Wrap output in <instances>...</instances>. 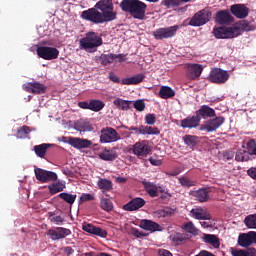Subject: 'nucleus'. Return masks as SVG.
<instances>
[{"mask_svg":"<svg viewBox=\"0 0 256 256\" xmlns=\"http://www.w3.org/2000/svg\"><path fill=\"white\" fill-rule=\"evenodd\" d=\"M134 109H136V111H145V101L143 100H137L136 102H134Z\"/></svg>","mask_w":256,"mask_h":256,"instance_id":"nucleus-55","label":"nucleus"},{"mask_svg":"<svg viewBox=\"0 0 256 256\" xmlns=\"http://www.w3.org/2000/svg\"><path fill=\"white\" fill-rule=\"evenodd\" d=\"M225 123V117L223 116H215V118H210L202 125H200L199 131H207V133H215L217 129L221 127Z\"/></svg>","mask_w":256,"mask_h":256,"instance_id":"nucleus-6","label":"nucleus"},{"mask_svg":"<svg viewBox=\"0 0 256 256\" xmlns=\"http://www.w3.org/2000/svg\"><path fill=\"white\" fill-rule=\"evenodd\" d=\"M208 81L216 85H223V83L229 81V72L221 68H213L208 76Z\"/></svg>","mask_w":256,"mask_h":256,"instance_id":"nucleus-9","label":"nucleus"},{"mask_svg":"<svg viewBox=\"0 0 256 256\" xmlns=\"http://www.w3.org/2000/svg\"><path fill=\"white\" fill-rule=\"evenodd\" d=\"M119 6L124 13H129L133 19H138L139 21L145 19L147 4L141 0H122Z\"/></svg>","mask_w":256,"mask_h":256,"instance_id":"nucleus-2","label":"nucleus"},{"mask_svg":"<svg viewBox=\"0 0 256 256\" xmlns=\"http://www.w3.org/2000/svg\"><path fill=\"white\" fill-rule=\"evenodd\" d=\"M101 45H103V38L96 32H87L85 37L80 39V49L87 53H95Z\"/></svg>","mask_w":256,"mask_h":256,"instance_id":"nucleus-3","label":"nucleus"},{"mask_svg":"<svg viewBox=\"0 0 256 256\" xmlns=\"http://www.w3.org/2000/svg\"><path fill=\"white\" fill-rule=\"evenodd\" d=\"M145 79V74H136L129 78H123L121 80L122 85H139V83H143Z\"/></svg>","mask_w":256,"mask_h":256,"instance_id":"nucleus-26","label":"nucleus"},{"mask_svg":"<svg viewBox=\"0 0 256 256\" xmlns=\"http://www.w3.org/2000/svg\"><path fill=\"white\" fill-rule=\"evenodd\" d=\"M230 11L237 19L249 17V8L245 4H233L230 6Z\"/></svg>","mask_w":256,"mask_h":256,"instance_id":"nucleus-15","label":"nucleus"},{"mask_svg":"<svg viewBox=\"0 0 256 256\" xmlns=\"http://www.w3.org/2000/svg\"><path fill=\"white\" fill-rule=\"evenodd\" d=\"M109 79H110V81H112L113 83H121V78H119V76H117V74L110 73V74H109Z\"/></svg>","mask_w":256,"mask_h":256,"instance_id":"nucleus-61","label":"nucleus"},{"mask_svg":"<svg viewBox=\"0 0 256 256\" xmlns=\"http://www.w3.org/2000/svg\"><path fill=\"white\" fill-rule=\"evenodd\" d=\"M156 122H157V117L155 116V114H147L145 116V123L147 125H155Z\"/></svg>","mask_w":256,"mask_h":256,"instance_id":"nucleus-54","label":"nucleus"},{"mask_svg":"<svg viewBox=\"0 0 256 256\" xmlns=\"http://www.w3.org/2000/svg\"><path fill=\"white\" fill-rule=\"evenodd\" d=\"M215 21L218 25H231L234 19L229 10H220L215 15Z\"/></svg>","mask_w":256,"mask_h":256,"instance_id":"nucleus-16","label":"nucleus"},{"mask_svg":"<svg viewBox=\"0 0 256 256\" xmlns=\"http://www.w3.org/2000/svg\"><path fill=\"white\" fill-rule=\"evenodd\" d=\"M29 133H31L29 126H22L18 129L16 137L17 139H27Z\"/></svg>","mask_w":256,"mask_h":256,"instance_id":"nucleus-44","label":"nucleus"},{"mask_svg":"<svg viewBox=\"0 0 256 256\" xmlns=\"http://www.w3.org/2000/svg\"><path fill=\"white\" fill-rule=\"evenodd\" d=\"M100 207L103 211H113V202L107 198H102L100 201Z\"/></svg>","mask_w":256,"mask_h":256,"instance_id":"nucleus-47","label":"nucleus"},{"mask_svg":"<svg viewBox=\"0 0 256 256\" xmlns=\"http://www.w3.org/2000/svg\"><path fill=\"white\" fill-rule=\"evenodd\" d=\"M65 182L58 181L50 184L48 186L50 195H57V193H61V191L65 190Z\"/></svg>","mask_w":256,"mask_h":256,"instance_id":"nucleus-33","label":"nucleus"},{"mask_svg":"<svg viewBox=\"0 0 256 256\" xmlns=\"http://www.w3.org/2000/svg\"><path fill=\"white\" fill-rule=\"evenodd\" d=\"M85 21H90L95 25L109 23L117 19L113 0H100L95 4V8H89L81 13Z\"/></svg>","mask_w":256,"mask_h":256,"instance_id":"nucleus-1","label":"nucleus"},{"mask_svg":"<svg viewBox=\"0 0 256 256\" xmlns=\"http://www.w3.org/2000/svg\"><path fill=\"white\" fill-rule=\"evenodd\" d=\"M155 217L161 219V217H171L173 215V210L169 208L160 209L154 212Z\"/></svg>","mask_w":256,"mask_h":256,"instance_id":"nucleus-48","label":"nucleus"},{"mask_svg":"<svg viewBox=\"0 0 256 256\" xmlns=\"http://www.w3.org/2000/svg\"><path fill=\"white\" fill-rule=\"evenodd\" d=\"M158 256H173L169 250L158 249Z\"/></svg>","mask_w":256,"mask_h":256,"instance_id":"nucleus-62","label":"nucleus"},{"mask_svg":"<svg viewBox=\"0 0 256 256\" xmlns=\"http://www.w3.org/2000/svg\"><path fill=\"white\" fill-rule=\"evenodd\" d=\"M50 147H53V144L43 143L35 145L33 151L35 152L37 157H40V159H45V156L47 155V150L50 149Z\"/></svg>","mask_w":256,"mask_h":256,"instance_id":"nucleus-27","label":"nucleus"},{"mask_svg":"<svg viewBox=\"0 0 256 256\" xmlns=\"http://www.w3.org/2000/svg\"><path fill=\"white\" fill-rule=\"evenodd\" d=\"M209 193H211L210 188H200L190 192V195L194 197L199 203H207L209 201Z\"/></svg>","mask_w":256,"mask_h":256,"instance_id":"nucleus-20","label":"nucleus"},{"mask_svg":"<svg viewBox=\"0 0 256 256\" xmlns=\"http://www.w3.org/2000/svg\"><path fill=\"white\" fill-rule=\"evenodd\" d=\"M87 201H95V196L93 194L83 193L80 196L79 203H87Z\"/></svg>","mask_w":256,"mask_h":256,"instance_id":"nucleus-53","label":"nucleus"},{"mask_svg":"<svg viewBox=\"0 0 256 256\" xmlns=\"http://www.w3.org/2000/svg\"><path fill=\"white\" fill-rule=\"evenodd\" d=\"M97 185L99 189L102 190V193L113 190V182L109 179L100 178L97 182Z\"/></svg>","mask_w":256,"mask_h":256,"instance_id":"nucleus-36","label":"nucleus"},{"mask_svg":"<svg viewBox=\"0 0 256 256\" xmlns=\"http://www.w3.org/2000/svg\"><path fill=\"white\" fill-rule=\"evenodd\" d=\"M196 115L201 119H213V117H217V113H215V109L209 107L208 105H202L199 110L196 111Z\"/></svg>","mask_w":256,"mask_h":256,"instance_id":"nucleus-22","label":"nucleus"},{"mask_svg":"<svg viewBox=\"0 0 256 256\" xmlns=\"http://www.w3.org/2000/svg\"><path fill=\"white\" fill-rule=\"evenodd\" d=\"M34 175L37 181L40 183H55V181L59 179L57 173L45 170L43 168H37V166H34Z\"/></svg>","mask_w":256,"mask_h":256,"instance_id":"nucleus-5","label":"nucleus"},{"mask_svg":"<svg viewBox=\"0 0 256 256\" xmlns=\"http://www.w3.org/2000/svg\"><path fill=\"white\" fill-rule=\"evenodd\" d=\"M132 235L134 237H137V239H141L143 237H147V235L145 233L139 231V229H137V228H133L132 229Z\"/></svg>","mask_w":256,"mask_h":256,"instance_id":"nucleus-59","label":"nucleus"},{"mask_svg":"<svg viewBox=\"0 0 256 256\" xmlns=\"http://www.w3.org/2000/svg\"><path fill=\"white\" fill-rule=\"evenodd\" d=\"M36 53L40 59H44L45 61H53V59L59 57V50L55 47L39 46L36 49Z\"/></svg>","mask_w":256,"mask_h":256,"instance_id":"nucleus-11","label":"nucleus"},{"mask_svg":"<svg viewBox=\"0 0 256 256\" xmlns=\"http://www.w3.org/2000/svg\"><path fill=\"white\" fill-rule=\"evenodd\" d=\"M128 131H134L136 135H143V125H140L139 127H126Z\"/></svg>","mask_w":256,"mask_h":256,"instance_id":"nucleus-58","label":"nucleus"},{"mask_svg":"<svg viewBox=\"0 0 256 256\" xmlns=\"http://www.w3.org/2000/svg\"><path fill=\"white\" fill-rule=\"evenodd\" d=\"M68 143L71 147H74V149H89V147L93 145L91 140L75 137H69Z\"/></svg>","mask_w":256,"mask_h":256,"instance_id":"nucleus-17","label":"nucleus"},{"mask_svg":"<svg viewBox=\"0 0 256 256\" xmlns=\"http://www.w3.org/2000/svg\"><path fill=\"white\" fill-rule=\"evenodd\" d=\"M159 97L161 99H171V97H175V90L169 86H162L159 91Z\"/></svg>","mask_w":256,"mask_h":256,"instance_id":"nucleus-37","label":"nucleus"},{"mask_svg":"<svg viewBox=\"0 0 256 256\" xmlns=\"http://www.w3.org/2000/svg\"><path fill=\"white\" fill-rule=\"evenodd\" d=\"M253 243L256 244V232L255 231H250L248 233H243L240 234L238 237V245L240 247H251Z\"/></svg>","mask_w":256,"mask_h":256,"instance_id":"nucleus-14","label":"nucleus"},{"mask_svg":"<svg viewBox=\"0 0 256 256\" xmlns=\"http://www.w3.org/2000/svg\"><path fill=\"white\" fill-rule=\"evenodd\" d=\"M161 131L157 127L143 126L142 125V135H160Z\"/></svg>","mask_w":256,"mask_h":256,"instance_id":"nucleus-45","label":"nucleus"},{"mask_svg":"<svg viewBox=\"0 0 256 256\" xmlns=\"http://www.w3.org/2000/svg\"><path fill=\"white\" fill-rule=\"evenodd\" d=\"M247 175L256 181V167H251L247 170Z\"/></svg>","mask_w":256,"mask_h":256,"instance_id":"nucleus-60","label":"nucleus"},{"mask_svg":"<svg viewBox=\"0 0 256 256\" xmlns=\"http://www.w3.org/2000/svg\"><path fill=\"white\" fill-rule=\"evenodd\" d=\"M178 181L182 187H194L195 185V181L189 179L188 177H180Z\"/></svg>","mask_w":256,"mask_h":256,"instance_id":"nucleus-49","label":"nucleus"},{"mask_svg":"<svg viewBox=\"0 0 256 256\" xmlns=\"http://www.w3.org/2000/svg\"><path fill=\"white\" fill-rule=\"evenodd\" d=\"M213 14L211 10L205 8L197 12L190 20L189 25L192 27H201L211 21Z\"/></svg>","mask_w":256,"mask_h":256,"instance_id":"nucleus-4","label":"nucleus"},{"mask_svg":"<svg viewBox=\"0 0 256 256\" xmlns=\"http://www.w3.org/2000/svg\"><path fill=\"white\" fill-rule=\"evenodd\" d=\"M51 223H55V225H63L65 219L61 216H52L50 218Z\"/></svg>","mask_w":256,"mask_h":256,"instance_id":"nucleus-57","label":"nucleus"},{"mask_svg":"<svg viewBox=\"0 0 256 256\" xmlns=\"http://www.w3.org/2000/svg\"><path fill=\"white\" fill-rule=\"evenodd\" d=\"M142 185L149 197H159V187L153 182L142 181Z\"/></svg>","mask_w":256,"mask_h":256,"instance_id":"nucleus-25","label":"nucleus"},{"mask_svg":"<svg viewBox=\"0 0 256 256\" xmlns=\"http://www.w3.org/2000/svg\"><path fill=\"white\" fill-rule=\"evenodd\" d=\"M133 155L136 157H147L151 153V146H149V141L142 140L136 142L131 149Z\"/></svg>","mask_w":256,"mask_h":256,"instance_id":"nucleus-12","label":"nucleus"},{"mask_svg":"<svg viewBox=\"0 0 256 256\" xmlns=\"http://www.w3.org/2000/svg\"><path fill=\"white\" fill-rule=\"evenodd\" d=\"M145 199L141 197L133 198L131 201L123 206L124 211H139L142 207H145Z\"/></svg>","mask_w":256,"mask_h":256,"instance_id":"nucleus-18","label":"nucleus"},{"mask_svg":"<svg viewBox=\"0 0 256 256\" xmlns=\"http://www.w3.org/2000/svg\"><path fill=\"white\" fill-rule=\"evenodd\" d=\"M251 157H253V155H251L249 151L240 149L236 152L235 161L243 163L245 161H250Z\"/></svg>","mask_w":256,"mask_h":256,"instance_id":"nucleus-35","label":"nucleus"},{"mask_svg":"<svg viewBox=\"0 0 256 256\" xmlns=\"http://www.w3.org/2000/svg\"><path fill=\"white\" fill-rule=\"evenodd\" d=\"M94 235H96V237H101L102 239H105L107 238V230L102 229L101 227H97Z\"/></svg>","mask_w":256,"mask_h":256,"instance_id":"nucleus-56","label":"nucleus"},{"mask_svg":"<svg viewBox=\"0 0 256 256\" xmlns=\"http://www.w3.org/2000/svg\"><path fill=\"white\" fill-rule=\"evenodd\" d=\"M247 149L250 155L256 156V142L254 139H251L250 141L247 142Z\"/></svg>","mask_w":256,"mask_h":256,"instance_id":"nucleus-52","label":"nucleus"},{"mask_svg":"<svg viewBox=\"0 0 256 256\" xmlns=\"http://www.w3.org/2000/svg\"><path fill=\"white\" fill-rule=\"evenodd\" d=\"M78 107H80V109L90 110V102H87V101L78 102Z\"/></svg>","mask_w":256,"mask_h":256,"instance_id":"nucleus-64","label":"nucleus"},{"mask_svg":"<svg viewBox=\"0 0 256 256\" xmlns=\"http://www.w3.org/2000/svg\"><path fill=\"white\" fill-rule=\"evenodd\" d=\"M47 235L52 241H59L65 239V237H69V235H71V230L68 228L57 227L56 229H49Z\"/></svg>","mask_w":256,"mask_h":256,"instance_id":"nucleus-13","label":"nucleus"},{"mask_svg":"<svg viewBox=\"0 0 256 256\" xmlns=\"http://www.w3.org/2000/svg\"><path fill=\"white\" fill-rule=\"evenodd\" d=\"M74 129L86 133L88 131H93V124L86 120H79L74 124Z\"/></svg>","mask_w":256,"mask_h":256,"instance_id":"nucleus-28","label":"nucleus"},{"mask_svg":"<svg viewBox=\"0 0 256 256\" xmlns=\"http://www.w3.org/2000/svg\"><path fill=\"white\" fill-rule=\"evenodd\" d=\"M149 162L151 163V165H154L155 167H159V165L163 163L161 160L155 159L153 157L149 158Z\"/></svg>","mask_w":256,"mask_h":256,"instance_id":"nucleus-63","label":"nucleus"},{"mask_svg":"<svg viewBox=\"0 0 256 256\" xmlns=\"http://www.w3.org/2000/svg\"><path fill=\"white\" fill-rule=\"evenodd\" d=\"M121 141V136L112 127L102 128L100 131V143H117Z\"/></svg>","mask_w":256,"mask_h":256,"instance_id":"nucleus-10","label":"nucleus"},{"mask_svg":"<svg viewBox=\"0 0 256 256\" xmlns=\"http://www.w3.org/2000/svg\"><path fill=\"white\" fill-rule=\"evenodd\" d=\"M200 123L201 118H199L197 114L196 116H188L180 121V125L183 129H195L199 127Z\"/></svg>","mask_w":256,"mask_h":256,"instance_id":"nucleus-21","label":"nucleus"},{"mask_svg":"<svg viewBox=\"0 0 256 256\" xmlns=\"http://www.w3.org/2000/svg\"><path fill=\"white\" fill-rule=\"evenodd\" d=\"M97 63H100V65H111L113 61H115V54L109 53V54H101L98 58H96Z\"/></svg>","mask_w":256,"mask_h":256,"instance_id":"nucleus-34","label":"nucleus"},{"mask_svg":"<svg viewBox=\"0 0 256 256\" xmlns=\"http://www.w3.org/2000/svg\"><path fill=\"white\" fill-rule=\"evenodd\" d=\"M177 31H179V25L158 28L153 32V37L157 41H163V39H171L175 37V35H177Z\"/></svg>","mask_w":256,"mask_h":256,"instance_id":"nucleus-7","label":"nucleus"},{"mask_svg":"<svg viewBox=\"0 0 256 256\" xmlns=\"http://www.w3.org/2000/svg\"><path fill=\"white\" fill-rule=\"evenodd\" d=\"M190 215L193 219H197L198 221H211V214L201 207L193 208L190 211Z\"/></svg>","mask_w":256,"mask_h":256,"instance_id":"nucleus-23","label":"nucleus"},{"mask_svg":"<svg viewBox=\"0 0 256 256\" xmlns=\"http://www.w3.org/2000/svg\"><path fill=\"white\" fill-rule=\"evenodd\" d=\"M113 104L117 107V109H121V111H129V109H131V101L129 100L117 98L113 101Z\"/></svg>","mask_w":256,"mask_h":256,"instance_id":"nucleus-38","label":"nucleus"},{"mask_svg":"<svg viewBox=\"0 0 256 256\" xmlns=\"http://www.w3.org/2000/svg\"><path fill=\"white\" fill-rule=\"evenodd\" d=\"M24 90L27 91V93L42 95V93L47 91V87L39 82H29L24 85Z\"/></svg>","mask_w":256,"mask_h":256,"instance_id":"nucleus-19","label":"nucleus"},{"mask_svg":"<svg viewBox=\"0 0 256 256\" xmlns=\"http://www.w3.org/2000/svg\"><path fill=\"white\" fill-rule=\"evenodd\" d=\"M182 229L186 231V233H190L191 235H199V230L191 221L183 224Z\"/></svg>","mask_w":256,"mask_h":256,"instance_id":"nucleus-42","label":"nucleus"},{"mask_svg":"<svg viewBox=\"0 0 256 256\" xmlns=\"http://www.w3.org/2000/svg\"><path fill=\"white\" fill-rule=\"evenodd\" d=\"M83 231H85L86 233H90V235H95L96 231H97V226L93 225V224H84L82 226Z\"/></svg>","mask_w":256,"mask_h":256,"instance_id":"nucleus-51","label":"nucleus"},{"mask_svg":"<svg viewBox=\"0 0 256 256\" xmlns=\"http://www.w3.org/2000/svg\"><path fill=\"white\" fill-rule=\"evenodd\" d=\"M183 141L187 147H190V149H193L197 145V136L193 135H186L183 137Z\"/></svg>","mask_w":256,"mask_h":256,"instance_id":"nucleus-46","label":"nucleus"},{"mask_svg":"<svg viewBox=\"0 0 256 256\" xmlns=\"http://www.w3.org/2000/svg\"><path fill=\"white\" fill-rule=\"evenodd\" d=\"M232 29H238L239 30V35H243V31H246L247 33L249 31H255L256 27L249 23L247 20H243L239 23V26H233Z\"/></svg>","mask_w":256,"mask_h":256,"instance_id":"nucleus-30","label":"nucleus"},{"mask_svg":"<svg viewBox=\"0 0 256 256\" xmlns=\"http://www.w3.org/2000/svg\"><path fill=\"white\" fill-rule=\"evenodd\" d=\"M139 227H141V229H144L145 231H151V233H155V231H159V228L161 226L151 220L143 219L140 221Z\"/></svg>","mask_w":256,"mask_h":256,"instance_id":"nucleus-24","label":"nucleus"},{"mask_svg":"<svg viewBox=\"0 0 256 256\" xmlns=\"http://www.w3.org/2000/svg\"><path fill=\"white\" fill-rule=\"evenodd\" d=\"M99 159L102 161H115L117 159V152L104 148L102 152L98 154Z\"/></svg>","mask_w":256,"mask_h":256,"instance_id":"nucleus-31","label":"nucleus"},{"mask_svg":"<svg viewBox=\"0 0 256 256\" xmlns=\"http://www.w3.org/2000/svg\"><path fill=\"white\" fill-rule=\"evenodd\" d=\"M188 71L193 75V79H197V77H201V73H203V66L200 64H190Z\"/></svg>","mask_w":256,"mask_h":256,"instance_id":"nucleus-40","label":"nucleus"},{"mask_svg":"<svg viewBox=\"0 0 256 256\" xmlns=\"http://www.w3.org/2000/svg\"><path fill=\"white\" fill-rule=\"evenodd\" d=\"M161 5H164L167 9H171V7H179V0H163Z\"/></svg>","mask_w":256,"mask_h":256,"instance_id":"nucleus-50","label":"nucleus"},{"mask_svg":"<svg viewBox=\"0 0 256 256\" xmlns=\"http://www.w3.org/2000/svg\"><path fill=\"white\" fill-rule=\"evenodd\" d=\"M105 108V102L99 99L90 100V111H94V113H99V111H103Z\"/></svg>","mask_w":256,"mask_h":256,"instance_id":"nucleus-39","label":"nucleus"},{"mask_svg":"<svg viewBox=\"0 0 256 256\" xmlns=\"http://www.w3.org/2000/svg\"><path fill=\"white\" fill-rule=\"evenodd\" d=\"M244 223L248 229H256V214H250L246 216Z\"/></svg>","mask_w":256,"mask_h":256,"instance_id":"nucleus-43","label":"nucleus"},{"mask_svg":"<svg viewBox=\"0 0 256 256\" xmlns=\"http://www.w3.org/2000/svg\"><path fill=\"white\" fill-rule=\"evenodd\" d=\"M230 253L232 256H255L256 250L255 248H248L246 250L239 248H230Z\"/></svg>","mask_w":256,"mask_h":256,"instance_id":"nucleus-29","label":"nucleus"},{"mask_svg":"<svg viewBox=\"0 0 256 256\" xmlns=\"http://www.w3.org/2000/svg\"><path fill=\"white\" fill-rule=\"evenodd\" d=\"M203 240L205 243H208V245H212L214 249H219V247H221L219 237H217L215 234H204Z\"/></svg>","mask_w":256,"mask_h":256,"instance_id":"nucleus-32","label":"nucleus"},{"mask_svg":"<svg viewBox=\"0 0 256 256\" xmlns=\"http://www.w3.org/2000/svg\"><path fill=\"white\" fill-rule=\"evenodd\" d=\"M239 29L233 27H218L213 29V35L216 39H235L239 37Z\"/></svg>","mask_w":256,"mask_h":256,"instance_id":"nucleus-8","label":"nucleus"},{"mask_svg":"<svg viewBox=\"0 0 256 256\" xmlns=\"http://www.w3.org/2000/svg\"><path fill=\"white\" fill-rule=\"evenodd\" d=\"M58 197L62 199V201H65V203H68V205H73L77 200V194H69L67 192L60 193Z\"/></svg>","mask_w":256,"mask_h":256,"instance_id":"nucleus-41","label":"nucleus"}]
</instances>
